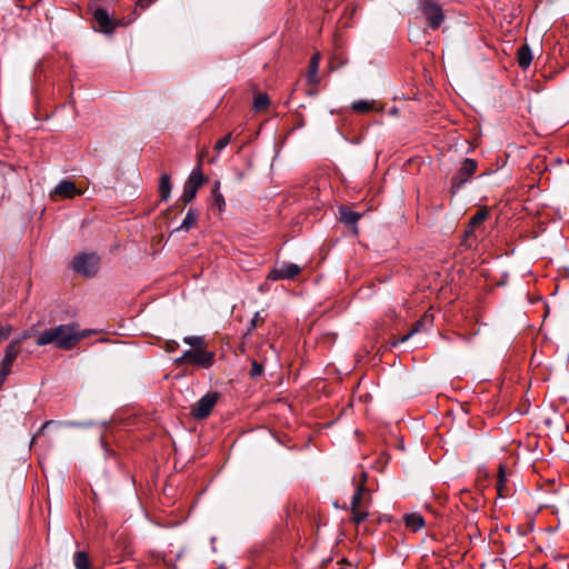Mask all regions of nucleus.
<instances>
[{"label":"nucleus","instance_id":"28","mask_svg":"<svg viewBox=\"0 0 569 569\" xmlns=\"http://www.w3.org/2000/svg\"><path fill=\"white\" fill-rule=\"evenodd\" d=\"M179 348V343L174 340H168L166 341L164 349L167 352H173Z\"/></svg>","mask_w":569,"mask_h":569},{"label":"nucleus","instance_id":"14","mask_svg":"<svg viewBox=\"0 0 569 569\" xmlns=\"http://www.w3.org/2000/svg\"><path fill=\"white\" fill-rule=\"evenodd\" d=\"M340 214V221L343 222L346 226H352L356 227V223L361 218V213L351 211L347 207H341L339 209ZM355 232H357V228H355Z\"/></svg>","mask_w":569,"mask_h":569},{"label":"nucleus","instance_id":"30","mask_svg":"<svg viewBox=\"0 0 569 569\" xmlns=\"http://www.w3.org/2000/svg\"><path fill=\"white\" fill-rule=\"evenodd\" d=\"M421 325H422V321H421V320H420V321H418V322L415 325L413 329H412L409 333H407L406 336H403V337L401 338V340H400V341H401V342H403V341H406L409 337H411L413 333L418 332V331H419V329H420V327H421Z\"/></svg>","mask_w":569,"mask_h":569},{"label":"nucleus","instance_id":"11","mask_svg":"<svg viewBox=\"0 0 569 569\" xmlns=\"http://www.w3.org/2000/svg\"><path fill=\"white\" fill-rule=\"evenodd\" d=\"M93 19H94V22H96L99 31L107 33V34L112 33L114 28L118 24L117 21H114L110 18L107 10H104L102 8L96 9V11L93 12Z\"/></svg>","mask_w":569,"mask_h":569},{"label":"nucleus","instance_id":"21","mask_svg":"<svg viewBox=\"0 0 569 569\" xmlns=\"http://www.w3.org/2000/svg\"><path fill=\"white\" fill-rule=\"evenodd\" d=\"M76 569H90V561L87 552L77 551L73 557Z\"/></svg>","mask_w":569,"mask_h":569},{"label":"nucleus","instance_id":"15","mask_svg":"<svg viewBox=\"0 0 569 569\" xmlns=\"http://www.w3.org/2000/svg\"><path fill=\"white\" fill-rule=\"evenodd\" d=\"M403 521L407 528L411 531L417 532L425 527V519L419 513H408L403 516Z\"/></svg>","mask_w":569,"mask_h":569},{"label":"nucleus","instance_id":"27","mask_svg":"<svg viewBox=\"0 0 569 569\" xmlns=\"http://www.w3.org/2000/svg\"><path fill=\"white\" fill-rule=\"evenodd\" d=\"M262 372H263V366L261 363L257 362L256 360H252L250 377L257 378V377L261 376Z\"/></svg>","mask_w":569,"mask_h":569},{"label":"nucleus","instance_id":"16","mask_svg":"<svg viewBox=\"0 0 569 569\" xmlns=\"http://www.w3.org/2000/svg\"><path fill=\"white\" fill-rule=\"evenodd\" d=\"M319 62H320V54L315 53L310 60L307 79L309 83L317 84L319 82Z\"/></svg>","mask_w":569,"mask_h":569},{"label":"nucleus","instance_id":"13","mask_svg":"<svg viewBox=\"0 0 569 569\" xmlns=\"http://www.w3.org/2000/svg\"><path fill=\"white\" fill-rule=\"evenodd\" d=\"M488 210L481 209L470 219L468 228L466 230V238H470L478 228L481 227L483 221L488 218Z\"/></svg>","mask_w":569,"mask_h":569},{"label":"nucleus","instance_id":"8","mask_svg":"<svg viewBox=\"0 0 569 569\" xmlns=\"http://www.w3.org/2000/svg\"><path fill=\"white\" fill-rule=\"evenodd\" d=\"M420 9L425 14L428 26L431 29H438L443 22L445 16L441 7L432 0H423L420 4Z\"/></svg>","mask_w":569,"mask_h":569},{"label":"nucleus","instance_id":"1","mask_svg":"<svg viewBox=\"0 0 569 569\" xmlns=\"http://www.w3.org/2000/svg\"><path fill=\"white\" fill-rule=\"evenodd\" d=\"M88 335L86 330L80 331L77 323L59 325L40 332L36 343L39 347L54 345L58 349L70 350Z\"/></svg>","mask_w":569,"mask_h":569},{"label":"nucleus","instance_id":"5","mask_svg":"<svg viewBox=\"0 0 569 569\" xmlns=\"http://www.w3.org/2000/svg\"><path fill=\"white\" fill-rule=\"evenodd\" d=\"M220 398L219 392H208L201 397L191 408V416L197 420H202L209 417L212 409Z\"/></svg>","mask_w":569,"mask_h":569},{"label":"nucleus","instance_id":"23","mask_svg":"<svg viewBox=\"0 0 569 569\" xmlns=\"http://www.w3.org/2000/svg\"><path fill=\"white\" fill-rule=\"evenodd\" d=\"M183 342L192 347L191 350L204 349L206 341L200 336H187L183 338Z\"/></svg>","mask_w":569,"mask_h":569},{"label":"nucleus","instance_id":"7","mask_svg":"<svg viewBox=\"0 0 569 569\" xmlns=\"http://www.w3.org/2000/svg\"><path fill=\"white\" fill-rule=\"evenodd\" d=\"M477 162L473 159L466 158L458 170V172L451 179V189L452 192L459 190L470 178L475 174L477 170Z\"/></svg>","mask_w":569,"mask_h":569},{"label":"nucleus","instance_id":"9","mask_svg":"<svg viewBox=\"0 0 569 569\" xmlns=\"http://www.w3.org/2000/svg\"><path fill=\"white\" fill-rule=\"evenodd\" d=\"M28 335L24 333L22 338L12 340L4 350L3 359L0 361V369L11 372V367L14 360L17 359L20 352V345L22 339L27 338Z\"/></svg>","mask_w":569,"mask_h":569},{"label":"nucleus","instance_id":"31","mask_svg":"<svg viewBox=\"0 0 569 569\" xmlns=\"http://www.w3.org/2000/svg\"><path fill=\"white\" fill-rule=\"evenodd\" d=\"M259 321H262V319L260 318V313L256 312L253 318L250 321L249 331L254 330L257 328Z\"/></svg>","mask_w":569,"mask_h":569},{"label":"nucleus","instance_id":"25","mask_svg":"<svg viewBox=\"0 0 569 569\" xmlns=\"http://www.w3.org/2000/svg\"><path fill=\"white\" fill-rule=\"evenodd\" d=\"M269 104V98L264 93H259L254 97L253 107L256 110H261Z\"/></svg>","mask_w":569,"mask_h":569},{"label":"nucleus","instance_id":"24","mask_svg":"<svg viewBox=\"0 0 569 569\" xmlns=\"http://www.w3.org/2000/svg\"><path fill=\"white\" fill-rule=\"evenodd\" d=\"M352 110L359 113H367L373 110V101L358 100L351 106Z\"/></svg>","mask_w":569,"mask_h":569},{"label":"nucleus","instance_id":"10","mask_svg":"<svg viewBox=\"0 0 569 569\" xmlns=\"http://www.w3.org/2000/svg\"><path fill=\"white\" fill-rule=\"evenodd\" d=\"M301 271V268L296 263H287L283 262L281 266L273 268L269 274L268 279L270 280H281V279H293Z\"/></svg>","mask_w":569,"mask_h":569},{"label":"nucleus","instance_id":"29","mask_svg":"<svg viewBox=\"0 0 569 569\" xmlns=\"http://www.w3.org/2000/svg\"><path fill=\"white\" fill-rule=\"evenodd\" d=\"M11 332V327H2L0 326V342L8 339Z\"/></svg>","mask_w":569,"mask_h":569},{"label":"nucleus","instance_id":"19","mask_svg":"<svg viewBox=\"0 0 569 569\" xmlns=\"http://www.w3.org/2000/svg\"><path fill=\"white\" fill-rule=\"evenodd\" d=\"M197 220H198V213L194 209H189L182 223L180 224V227L176 228L173 230V232H177V231H180V230H189L191 229L196 223H197Z\"/></svg>","mask_w":569,"mask_h":569},{"label":"nucleus","instance_id":"4","mask_svg":"<svg viewBox=\"0 0 569 569\" xmlns=\"http://www.w3.org/2000/svg\"><path fill=\"white\" fill-rule=\"evenodd\" d=\"M100 258L96 253H80L72 260V268L84 277H93L99 270Z\"/></svg>","mask_w":569,"mask_h":569},{"label":"nucleus","instance_id":"6","mask_svg":"<svg viewBox=\"0 0 569 569\" xmlns=\"http://www.w3.org/2000/svg\"><path fill=\"white\" fill-rule=\"evenodd\" d=\"M204 177L200 170V164L193 169L187 179L183 191L180 197V201H182L183 204L189 203L197 194L198 189L203 184Z\"/></svg>","mask_w":569,"mask_h":569},{"label":"nucleus","instance_id":"20","mask_svg":"<svg viewBox=\"0 0 569 569\" xmlns=\"http://www.w3.org/2000/svg\"><path fill=\"white\" fill-rule=\"evenodd\" d=\"M170 192H171L170 177H169V174L163 173L160 178V183H159V193H160L161 200L168 201V199L170 198Z\"/></svg>","mask_w":569,"mask_h":569},{"label":"nucleus","instance_id":"32","mask_svg":"<svg viewBox=\"0 0 569 569\" xmlns=\"http://www.w3.org/2000/svg\"><path fill=\"white\" fill-rule=\"evenodd\" d=\"M10 375L9 371H6L3 369H0V389L2 388V385L4 383L7 377Z\"/></svg>","mask_w":569,"mask_h":569},{"label":"nucleus","instance_id":"17","mask_svg":"<svg viewBox=\"0 0 569 569\" xmlns=\"http://www.w3.org/2000/svg\"><path fill=\"white\" fill-rule=\"evenodd\" d=\"M518 63L522 69H527L532 61L531 49L528 44H523L518 49Z\"/></svg>","mask_w":569,"mask_h":569},{"label":"nucleus","instance_id":"12","mask_svg":"<svg viewBox=\"0 0 569 569\" xmlns=\"http://www.w3.org/2000/svg\"><path fill=\"white\" fill-rule=\"evenodd\" d=\"M82 192L76 187L71 180H62L54 188V194L63 199H72Z\"/></svg>","mask_w":569,"mask_h":569},{"label":"nucleus","instance_id":"33","mask_svg":"<svg viewBox=\"0 0 569 569\" xmlns=\"http://www.w3.org/2000/svg\"><path fill=\"white\" fill-rule=\"evenodd\" d=\"M50 422L46 421V423L42 426V428H46Z\"/></svg>","mask_w":569,"mask_h":569},{"label":"nucleus","instance_id":"3","mask_svg":"<svg viewBox=\"0 0 569 569\" xmlns=\"http://www.w3.org/2000/svg\"><path fill=\"white\" fill-rule=\"evenodd\" d=\"M214 361V352L206 349L187 350L179 358L174 359L177 366L191 363L204 369L210 368Z\"/></svg>","mask_w":569,"mask_h":569},{"label":"nucleus","instance_id":"18","mask_svg":"<svg viewBox=\"0 0 569 569\" xmlns=\"http://www.w3.org/2000/svg\"><path fill=\"white\" fill-rule=\"evenodd\" d=\"M507 476H506V470H505V467L502 465L499 466V471H498V480H497V492H498V496L500 498H505L506 496H508V488H507Z\"/></svg>","mask_w":569,"mask_h":569},{"label":"nucleus","instance_id":"26","mask_svg":"<svg viewBox=\"0 0 569 569\" xmlns=\"http://www.w3.org/2000/svg\"><path fill=\"white\" fill-rule=\"evenodd\" d=\"M231 141V133H228L227 136L222 137L221 139H219L216 144H214V150L217 152H220L221 150H223Z\"/></svg>","mask_w":569,"mask_h":569},{"label":"nucleus","instance_id":"22","mask_svg":"<svg viewBox=\"0 0 569 569\" xmlns=\"http://www.w3.org/2000/svg\"><path fill=\"white\" fill-rule=\"evenodd\" d=\"M219 189H220V182L216 181L213 189H212V204L218 207V209L221 211V210H223V208L226 206V201H224L223 196L219 191Z\"/></svg>","mask_w":569,"mask_h":569},{"label":"nucleus","instance_id":"2","mask_svg":"<svg viewBox=\"0 0 569 569\" xmlns=\"http://www.w3.org/2000/svg\"><path fill=\"white\" fill-rule=\"evenodd\" d=\"M371 502V496L363 483L359 485L352 496L351 500V513L352 521L359 525L365 521L369 513L367 511Z\"/></svg>","mask_w":569,"mask_h":569}]
</instances>
